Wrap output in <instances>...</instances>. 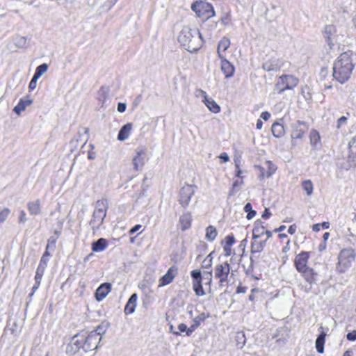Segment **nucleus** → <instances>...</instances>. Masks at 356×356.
<instances>
[{
    "instance_id": "obj_1",
    "label": "nucleus",
    "mask_w": 356,
    "mask_h": 356,
    "mask_svg": "<svg viewBox=\"0 0 356 356\" xmlns=\"http://www.w3.org/2000/svg\"><path fill=\"white\" fill-rule=\"evenodd\" d=\"M353 57V52L346 51L341 54L333 63L332 76L341 84L345 83L350 78L355 67Z\"/></svg>"
},
{
    "instance_id": "obj_2",
    "label": "nucleus",
    "mask_w": 356,
    "mask_h": 356,
    "mask_svg": "<svg viewBox=\"0 0 356 356\" xmlns=\"http://www.w3.org/2000/svg\"><path fill=\"white\" fill-rule=\"evenodd\" d=\"M178 41L189 52L198 51L203 44L199 30L188 26L182 28L178 36Z\"/></svg>"
},
{
    "instance_id": "obj_3",
    "label": "nucleus",
    "mask_w": 356,
    "mask_h": 356,
    "mask_svg": "<svg viewBox=\"0 0 356 356\" xmlns=\"http://www.w3.org/2000/svg\"><path fill=\"white\" fill-rule=\"evenodd\" d=\"M107 202L106 200H98L96 202V209L93 212L90 225L93 230L98 229L102 224L106 216Z\"/></svg>"
},
{
    "instance_id": "obj_4",
    "label": "nucleus",
    "mask_w": 356,
    "mask_h": 356,
    "mask_svg": "<svg viewBox=\"0 0 356 356\" xmlns=\"http://www.w3.org/2000/svg\"><path fill=\"white\" fill-rule=\"evenodd\" d=\"M191 8L199 17L202 19H208L215 15L213 6L202 0L193 2Z\"/></svg>"
},
{
    "instance_id": "obj_5",
    "label": "nucleus",
    "mask_w": 356,
    "mask_h": 356,
    "mask_svg": "<svg viewBox=\"0 0 356 356\" xmlns=\"http://www.w3.org/2000/svg\"><path fill=\"white\" fill-rule=\"evenodd\" d=\"M299 80L293 75H282L279 77L275 87L279 94L286 90H293L298 84Z\"/></svg>"
},
{
    "instance_id": "obj_6",
    "label": "nucleus",
    "mask_w": 356,
    "mask_h": 356,
    "mask_svg": "<svg viewBox=\"0 0 356 356\" xmlns=\"http://www.w3.org/2000/svg\"><path fill=\"white\" fill-rule=\"evenodd\" d=\"M102 339L101 332L92 331L88 334L86 332H84V342L82 345V348L85 352L95 350L97 348L98 344Z\"/></svg>"
},
{
    "instance_id": "obj_7",
    "label": "nucleus",
    "mask_w": 356,
    "mask_h": 356,
    "mask_svg": "<svg viewBox=\"0 0 356 356\" xmlns=\"http://www.w3.org/2000/svg\"><path fill=\"white\" fill-rule=\"evenodd\" d=\"M195 185L186 184L180 189L178 202L183 208L186 209L188 207L191 197L195 193Z\"/></svg>"
},
{
    "instance_id": "obj_8",
    "label": "nucleus",
    "mask_w": 356,
    "mask_h": 356,
    "mask_svg": "<svg viewBox=\"0 0 356 356\" xmlns=\"http://www.w3.org/2000/svg\"><path fill=\"white\" fill-rule=\"evenodd\" d=\"M230 266L227 261L218 264L215 268V277L219 279L220 285L222 286L228 281Z\"/></svg>"
},
{
    "instance_id": "obj_9",
    "label": "nucleus",
    "mask_w": 356,
    "mask_h": 356,
    "mask_svg": "<svg viewBox=\"0 0 356 356\" xmlns=\"http://www.w3.org/2000/svg\"><path fill=\"white\" fill-rule=\"evenodd\" d=\"M355 260V255L352 250H343L339 255V264L343 268H348Z\"/></svg>"
},
{
    "instance_id": "obj_10",
    "label": "nucleus",
    "mask_w": 356,
    "mask_h": 356,
    "mask_svg": "<svg viewBox=\"0 0 356 356\" xmlns=\"http://www.w3.org/2000/svg\"><path fill=\"white\" fill-rule=\"evenodd\" d=\"M146 161V151L144 148H138L133 159V165L136 170H141Z\"/></svg>"
},
{
    "instance_id": "obj_11",
    "label": "nucleus",
    "mask_w": 356,
    "mask_h": 356,
    "mask_svg": "<svg viewBox=\"0 0 356 356\" xmlns=\"http://www.w3.org/2000/svg\"><path fill=\"white\" fill-rule=\"evenodd\" d=\"M283 65L281 59L272 58L265 61L262 65V68L266 72H277L280 70Z\"/></svg>"
},
{
    "instance_id": "obj_12",
    "label": "nucleus",
    "mask_w": 356,
    "mask_h": 356,
    "mask_svg": "<svg viewBox=\"0 0 356 356\" xmlns=\"http://www.w3.org/2000/svg\"><path fill=\"white\" fill-rule=\"evenodd\" d=\"M309 259V252H302L298 254L295 259V266L298 272L305 270L307 268V261Z\"/></svg>"
},
{
    "instance_id": "obj_13",
    "label": "nucleus",
    "mask_w": 356,
    "mask_h": 356,
    "mask_svg": "<svg viewBox=\"0 0 356 356\" xmlns=\"http://www.w3.org/2000/svg\"><path fill=\"white\" fill-rule=\"evenodd\" d=\"M348 162L350 166L356 167V137L348 143Z\"/></svg>"
},
{
    "instance_id": "obj_14",
    "label": "nucleus",
    "mask_w": 356,
    "mask_h": 356,
    "mask_svg": "<svg viewBox=\"0 0 356 356\" xmlns=\"http://www.w3.org/2000/svg\"><path fill=\"white\" fill-rule=\"evenodd\" d=\"M111 290V284L108 282L102 284L95 291V298L98 302L103 300Z\"/></svg>"
},
{
    "instance_id": "obj_15",
    "label": "nucleus",
    "mask_w": 356,
    "mask_h": 356,
    "mask_svg": "<svg viewBox=\"0 0 356 356\" xmlns=\"http://www.w3.org/2000/svg\"><path fill=\"white\" fill-rule=\"evenodd\" d=\"M221 60V71L225 74V78H231L234 76L235 68L234 65L228 61L225 57L220 58Z\"/></svg>"
},
{
    "instance_id": "obj_16",
    "label": "nucleus",
    "mask_w": 356,
    "mask_h": 356,
    "mask_svg": "<svg viewBox=\"0 0 356 356\" xmlns=\"http://www.w3.org/2000/svg\"><path fill=\"white\" fill-rule=\"evenodd\" d=\"M177 273V268L175 266H171L167 273L160 279L159 286H165L171 283Z\"/></svg>"
},
{
    "instance_id": "obj_17",
    "label": "nucleus",
    "mask_w": 356,
    "mask_h": 356,
    "mask_svg": "<svg viewBox=\"0 0 356 356\" xmlns=\"http://www.w3.org/2000/svg\"><path fill=\"white\" fill-rule=\"evenodd\" d=\"M33 103V99L30 98L29 96H26L25 97L21 98L18 102V104L14 107L13 111L17 114L20 115L21 113L30 106Z\"/></svg>"
},
{
    "instance_id": "obj_18",
    "label": "nucleus",
    "mask_w": 356,
    "mask_h": 356,
    "mask_svg": "<svg viewBox=\"0 0 356 356\" xmlns=\"http://www.w3.org/2000/svg\"><path fill=\"white\" fill-rule=\"evenodd\" d=\"M200 92L202 94V97H204V104L207 106V107L209 108V110L214 113H219L220 111V108L216 104V102L211 98H209L207 97L206 92H204L203 90H200Z\"/></svg>"
},
{
    "instance_id": "obj_19",
    "label": "nucleus",
    "mask_w": 356,
    "mask_h": 356,
    "mask_svg": "<svg viewBox=\"0 0 356 356\" xmlns=\"http://www.w3.org/2000/svg\"><path fill=\"white\" fill-rule=\"evenodd\" d=\"M138 296L136 293H133L124 307V313L126 315H129L135 312L137 305Z\"/></svg>"
},
{
    "instance_id": "obj_20",
    "label": "nucleus",
    "mask_w": 356,
    "mask_h": 356,
    "mask_svg": "<svg viewBox=\"0 0 356 356\" xmlns=\"http://www.w3.org/2000/svg\"><path fill=\"white\" fill-rule=\"evenodd\" d=\"M133 124L132 123H127L122 126L119 131L118 134V140L120 141L126 140L131 134L132 131Z\"/></svg>"
},
{
    "instance_id": "obj_21",
    "label": "nucleus",
    "mask_w": 356,
    "mask_h": 356,
    "mask_svg": "<svg viewBox=\"0 0 356 356\" xmlns=\"http://www.w3.org/2000/svg\"><path fill=\"white\" fill-rule=\"evenodd\" d=\"M253 241L251 243L250 252L252 254L260 253L263 251L266 239L261 240L260 238H252Z\"/></svg>"
},
{
    "instance_id": "obj_22",
    "label": "nucleus",
    "mask_w": 356,
    "mask_h": 356,
    "mask_svg": "<svg viewBox=\"0 0 356 356\" xmlns=\"http://www.w3.org/2000/svg\"><path fill=\"white\" fill-rule=\"evenodd\" d=\"M192 221L191 213L188 211L184 213L179 218V223L182 231H185L191 227Z\"/></svg>"
},
{
    "instance_id": "obj_23",
    "label": "nucleus",
    "mask_w": 356,
    "mask_h": 356,
    "mask_svg": "<svg viewBox=\"0 0 356 356\" xmlns=\"http://www.w3.org/2000/svg\"><path fill=\"white\" fill-rule=\"evenodd\" d=\"M301 126H305V123L301 121H297L293 124V131L291 137L295 139H300L302 137L305 130L301 128Z\"/></svg>"
},
{
    "instance_id": "obj_24",
    "label": "nucleus",
    "mask_w": 356,
    "mask_h": 356,
    "mask_svg": "<svg viewBox=\"0 0 356 356\" xmlns=\"http://www.w3.org/2000/svg\"><path fill=\"white\" fill-rule=\"evenodd\" d=\"M108 248V241L104 238H100L92 243V250L93 252H102Z\"/></svg>"
},
{
    "instance_id": "obj_25",
    "label": "nucleus",
    "mask_w": 356,
    "mask_h": 356,
    "mask_svg": "<svg viewBox=\"0 0 356 356\" xmlns=\"http://www.w3.org/2000/svg\"><path fill=\"white\" fill-rule=\"evenodd\" d=\"M41 202L40 200L29 202L27 204V209L31 215H38L41 211Z\"/></svg>"
},
{
    "instance_id": "obj_26",
    "label": "nucleus",
    "mask_w": 356,
    "mask_h": 356,
    "mask_svg": "<svg viewBox=\"0 0 356 356\" xmlns=\"http://www.w3.org/2000/svg\"><path fill=\"white\" fill-rule=\"evenodd\" d=\"M229 46L230 40L227 38L224 37L220 40L217 50L219 58H222V57H225L222 55V52H225L229 47Z\"/></svg>"
},
{
    "instance_id": "obj_27",
    "label": "nucleus",
    "mask_w": 356,
    "mask_h": 356,
    "mask_svg": "<svg viewBox=\"0 0 356 356\" xmlns=\"http://www.w3.org/2000/svg\"><path fill=\"white\" fill-rule=\"evenodd\" d=\"M84 342V332L76 334L73 337L71 341V345L75 350H79L82 348V345Z\"/></svg>"
},
{
    "instance_id": "obj_28",
    "label": "nucleus",
    "mask_w": 356,
    "mask_h": 356,
    "mask_svg": "<svg viewBox=\"0 0 356 356\" xmlns=\"http://www.w3.org/2000/svg\"><path fill=\"white\" fill-rule=\"evenodd\" d=\"M307 282L312 284L316 281L317 274L312 268H307L305 270L300 271Z\"/></svg>"
},
{
    "instance_id": "obj_29",
    "label": "nucleus",
    "mask_w": 356,
    "mask_h": 356,
    "mask_svg": "<svg viewBox=\"0 0 356 356\" xmlns=\"http://www.w3.org/2000/svg\"><path fill=\"white\" fill-rule=\"evenodd\" d=\"M261 223V221L255 222L252 229V238H261L264 234L265 228L262 225L260 226Z\"/></svg>"
},
{
    "instance_id": "obj_30",
    "label": "nucleus",
    "mask_w": 356,
    "mask_h": 356,
    "mask_svg": "<svg viewBox=\"0 0 356 356\" xmlns=\"http://www.w3.org/2000/svg\"><path fill=\"white\" fill-rule=\"evenodd\" d=\"M271 129L272 133L275 138H280L284 134V126L280 123H273Z\"/></svg>"
},
{
    "instance_id": "obj_31",
    "label": "nucleus",
    "mask_w": 356,
    "mask_h": 356,
    "mask_svg": "<svg viewBox=\"0 0 356 356\" xmlns=\"http://www.w3.org/2000/svg\"><path fill=\"white\" fill-rule=\"evenodd\" d=\"M266 165L268 167V170L266 171V173H264L263 168H261V169L260 177L261 178H264V177H271L277 170V167L270 161H267Z\"/></svg>"
},
{
    "instance_id": "obj_32",
    "label": "nucleus",
    "mask_w": 356,
    "mask_h": 356,
    "mask_svg": "<svg viewBox=\"0 0 356 356\" xmlns=\"http://www.w3.org/2000/svg\"><path fill=\"white\" fill-rule=\"evenodd\" d=\"M326 334L322 332L316 340V348L318 353H323L324 351V343Z\"/></svg>"
},
{
    "instance_id": "obj_33",
    "label": "nucleus",
    "mask_w": 356,
    "mask_h": 356,
    "mask_svg": "<svg viewBox=\"0 0 356 356\" xmlns=\"http://www.w3.org/2000/svg\"><path fill=\"white\" fill-rule=\"evenodd\" d=\"M218 235L216 228L212 225H209L206 229L205 238L209 241H213Z\"/></svg>"
},
{
    "instance_id": "obj_34",
    "label": "nucleus",
    "mask_w": 356,
    "mask_h": 356,
    "mask_svg": "<svg viewBox=\"0 0 356 356\" xmlns=\"http://www.w3.org/2000/svg\"><path fill=\"white\" fill-rule=\"evenodd\" d=\"M48 67V65L46 63L40 65L36 67L33 76H35L37 79H39L40 76L43 75V74H44L47 71Z\"/></svg>"
},
{
    "instance_id": "obj_35",
    "label": "nucleus",
    "mask_w": 356,
    "mask_h": 356,
    "mask_svg": "<svg viewBox=\"0 0 356 356\" xmlns=\"http://www.w3.org/2000/svg\"><path fill=\"white\" fill-rule=\"evenodd\" d=\"M42 275H40V274L35 273V284H33V286L32 287L31 293L29 295V298H31L34 295V293L39 289L41 281H42Z\"/></svg>"
},
{
    "instance_id": "obj_36",
    "label": "nucleus",
    "mask_w": 356,
    "mask_h": 356,
    "mask_svg": "<svg viewBox=\"0 0 356 356\" xmlns=\"http://www.w3.org/2000/svg\"><path fill=\"white\" fill-rule=\"evenodd\" d=\"M302 187L304 189V191L307 193V195L310 196L314 190V186L312 182L310 180H305L302 183Z\"/></svg>"
},
{
    "instance_id": "obj_37",
    "label": "nucleus",
    "mask_w": 356,
    "mask_h": 356,
    "mask_svg": "<svg viewBox=\"0 0 356 356\" xmlns=\"http://www.w3.org/2000/svg\"><path fill=\"white\" fill-rule=\"evenodd\" d=\"M236 341V346L242 348L245 344V337L243 332H237L235 337Z\"/></svg>"
},
{
    "instance_id": "obj_38",
    "label": "nucleus",
    "mask_w": 356,
    "mask_h": 356,
    "mask_svg": "<svg viewBox=\"0 0 356 356\" xmlns=\"http://www.w3.org/2000/svg\"><path fill=\"white\" fill-rule=\"evenodd\" d=\"M13 42L17 48H23L26 44V38L23 36L17 35L13 38Z\"/></svg>"
},
{
    "instance_id": "obj_39",
    "label": "nucleus",
    "mask_w": 356,
    "mask_h": 356,
    "mask_svg": "<svg viewBox=\"0 0 356 356\" xmlns=\"http://www.w3.org/2000/svg\"><path fill=\"white\" fill-rule=\"evenodd\" d=\"M193 287L195 294L197 296H202L205 294L203 289L202 282H193Z\"/></svg>"
},
{
    "instance_id": "obj_40",
    "label": "nucleus",
    "mask_w": 356,
    "mask_h": 356,
    "mask_svg": "<svg viewBox=\"0 0 356 356\" xmlns=\"http://www.w3.org/2000/svg\"><path fill=\"white\" fill-rule=\"evenodd\" d=\"M309 136L312 145H316L319 143L320 134L316 130H312Z\"/></svg>"
},
{
    "instance_id": "obj_41",
    "label": "nucleus",
    "mask_w": 356,
    "mask_h": 356,
    "mask_svg": "<svg viewBox=\"0 0 356 356\" xmlns=\"http://www.w3.org/2000/svg\"><path fill=\"white\" fill-rule=\"evenodd\" d=\"M57 240L58 236H51L48 240L47 249L51 250V251L54 252L56 249V243Z\"/></svg>"
},
{
    "instance_id": "obj_42",
    "label": "nucleus",
    "mask_w": 356,
    "mask_h": 356,
    "mask_svg": "<svg viewBox=\"0 0 356 356\" xmlns=\"http://www.w3.org/2000/svg\"><path fill=\"white\" fill-rule=\"evenodd\" d=\"M208 317L209 314H206L205 313L202 312V314H199L197 316L193 318V323L197 327H199L201 322L204 321Z\"/></svg>"
},
{
    "instance_id": "obj_43",
    "label": "nucleus",
    "mask_w": 356,
    "mask_h": 356,
    "mask_svg": "<svg viewBox=\"0 0 356 356\" xmlns=\"http://www.w3.org/2000/svg\"><path fill=\"white\" fill-rule=\"evenodd\" d=\"M191 275L193 280V282H202V275L201 272L199 270H193L191 273Z\"/></svg>"
},
{
    "instance_id": "obj_44",
    "label": "nucleus",
    "mask_w": 356,
    "mask_h": 356,
    "mask_svg": "<svg viewBox=\"0 0 356 356\" xmlns=\"http://www.w3.org/2000/svg\"><path fill=\"white\" fill-rule=\"evenodd\" d=\"M334 32H335V29L332 25H327L324 28V31H323L324 35L326 38H327L328 39H330V35H332L333 34V33H334Z\"/></svg>"
},
{
    "instance_id": "obj_45",
    "label": "nucleus",
    "mask_w": 356,
    "mask_h": 356,
    "mask_svg": "<svg viewBox=\"0 0 356 356\" xmlns=\"http://www.w3.org/2000/svg\"><path fill=\"white\" fill-rule=\"evenodd\" d=\"M10 213V210L8 208L3 209L2 211H0V223L6 221L7 218Z\"/></svg>"
},
{
    "instance_id": "obj_46",
    "label": "nucleus",
    "mask_w": 356,
    "mask_h": 356,
    "mask_svg": "<svg viewBox=\"0 0 356 356\" xmlns=\"http://www.w3.org/2000/svg\"><path fill=\"white\" fill-rule=\"evenodd\" d=\"M330 74L329 70L327 67H322L320 72V79L321 80L325 79Z\"/></svg>"
},
{
    "instance_id": "obj_47",
    "label": "nucleus",
    "mask_w": 356,
    "mask_h": 356,
    "mask_svg": "<svg viewBox=\"0 0 356 356\" xmlns=\"http://www.w3.org/2000/svg\"><path fill=\"white\" fill-rule=\"evenodd\" d=\"M212 264V258L211 257V254H209L202 262L203 268H209L211 267Z\"/></svg>"
},
{
    "instance_id": "obj_48",
    "label": "nucleus",
    "mask_w": 356,
    "mask_h": 356,
    "mask_svg": "<svg viewBox=\"0 0 356 356\" xmlns=\"http://www.w3.org/2000/svg\"><path fill=\"white\" fill-rule=\"evenodd\" d=\"M225 241H226L225 245H229V246H232L235 242L234 237L232 234L227 236L225 238Z\"/></svg>"
},
{
    "instance_id": "obj_49",
    "label": "nucleus",
    "mask_w": 356,
    "mask_h": 356,
    "mask_svg": "<svg viewBox=\"0 0 356 356\" xmlns=\"http://www.w3.org/2000/svg\"><path fill=\"white\" fill-rule=\"evenodd\" d=\"M347 120H348V118H347V117H346V116H342V117H341L340 118H339V119H338V120H337V129H340V127H341L343 124H346V123Z\"/></svg>"
},
{
    "instance_id": "obj_50",
    "label": "nucleus",
    "mask_w": 356,
    "mask_h": 356,
    "mask_svg": "<svg viewBox=\"0 0 356 356\" xmlns=\"http://www.w3.org/2000/svg\"><path fill=\"white\" fill-rule=\"evenodd\" d=\"M38 80V79L35 78V76L32 77L29 85V88L30 90H34L36 88Z\"/></svg>"
},
{
    "instance_id": "obj_51",
    "label": "nucleus",
    "mask_w": 356,
    "mask_h": 356,
    "mask_svg": "<svg viewBox=\"0 0 356 356\" xmlns=\"http://www.w3.org/2000/svg\"><path fill=\"white\" fill-rule=\"evenodd\" d=\"M346 338L348 340L354 341L356 340V330H353L351 332H349L346 335Z\"/></svg>"
},
{
    "instance_id": "obj_52",
    "label": "nucleus",
    "mask_w": 356,
    "mask_h": 356,
    "mask_svg": "<svg viewBox=\"0 0 356 356\" xmlns=\"http://www.w3.org/2000/svg\"><path fill=\"white\" fill-rule=\"evenodd\" d=\"M26 215L24 211L22 210L19 212V222L24 223L26 221Z\"/></svg>"
},
{
    "instance_id": "obj_53",
    "label": "nucleus",
    "mask_w": 356,
    "mask_h": 356,
    "mask_svg": "<svg viewBox=\"0 0 356 356\" xmlns=\"http://www.w3.org/2000/svg\"><path fill=\"white\" fill-rule=\"evenodd\" d=\"M127 105L125 103H119L118 105V111L120 113H124L126 111Z\"/></svg>"
},
{
    "instance_id": "obj_54",
    "label": "nucleus",
    "mask_w": 356,
    "mask_h": 356,
    "mask_svg": "<svg viewBox=\"0 0 356 356\" xmlns=\"http://www.w3.org/2000/svg\"><path fill=\"white\" fill-rule=\"evenodd\" d=\"M197 327V326L193 323V325H191L188 328L187 327L186 335L190 336L196 330Z\"/></svg>"
},
{
    "instance_id": "obj_55",
    "label": "nucleus",
    "mask_w": 356,
    "mask_h": 356,
    "mask_svg": "<svg viewBox=\"0 0 356 356\" xmlns=\"http://www.w3.org/2000/svg\"><path fill=\"white\" fill-rule=\"evenodd\" d=\"M106 89L104 88H101V89L99 91V100L104 101L106 98L105 93H106Z\"/></svg>"
},
{
    "instance_id": "obj_56",
    "label": "nucleus",
    "mask_w": 356,
    "mask_h": 356,
    "mask_svg": "<svg viewBox=\"0 0 356 356\" xmlns=\"http://www.w3.org/2000/svg\"><path fill=\"white\" fill-rule=\"evenodd\" d=\"M223 250H224V252H225V255L226 257H229L232 254V249H231V246H229V245H225L223 247Z\"/></svg>"
},
{
    "instance_id": "obj_57",
    "label": "nucleus",
    "mask_w": 356,
    "mask_h": 356,
    "mask_svg": "<svg viewBox=\"0 0 356 356\" xmlns=\"http://www.w3.org/2000/svg\"><path fill=\"white\" fill-rule=\"evenodd\" d=\"M261 118L264 120L267 121L270 118V113L268 111H264L261 113Z\"/></svg>"
},
{
    "instance_id": "obj_58",
    "label": "nucleus",
    "mask_w": 356,
    "mask_h": 356,
    "mask_svg": "<svg viewBox=\"0 0 356 356\" xmlns=\"http://www.w3.org/2000/svg\"><path fill=\"white\" fill-rule=\"evenodd\" d=\"M45 268H46V267H44L42 266L38 265V268L36 269L35 273L40 274V275L43 276L44 270H45Z\"/></svg>"
},
{
    "instance_id": "obj_59",
    "label": "nucleus",
    "mask_w": 356,
    "mask_h": 356,
    "mask_svg": "<svg viewBox=\"0 0 356 356\" xmlns=\"http://www.w3.org/2000/svg\"><path fill=\"white\" fill-rule=\"evenodd\" d=\"M48 261L49 258L42 257L39 265L47 268Z\"/></svg>"
},
{
    "instance_id": "obj_60",
    "label": "nucleus",
    "mask_w": 356,
    "mask_h": 356,
    "mask_svg": "<svg viewBox=\"0 0 356 356\" xmlns=\"http://www.w3.org/2000/svg\"><path fill=\"white\" fill-rule=\"evenodd\" d=\"M178 330L180 332H187V326L186 324L184 323H180L179 325H178Z\"/></svg>"
},
{
    "instance_id": "obj_61",
    "label": "nucleus",
    "mask_w": 356,
    "mask_h": 356,
    "mask_svg": "<svg viewBox=\"0 0 356 356\" xmlns=\"http://www.w3.org/2000/svg\"><path fill=\"white\" fill-rule=\"evenodd\" d=\"M271 216V213L268 209L266 208L264 213L262 214V218L264 219H268Z\"/></svg>"
},
{
    "instance_id": "obj_62",
    "label": "nucleus",
    "mask_w": 356,
    "mask_h": 356,
    "mask_svg": "<svg viewBox=\"0 0 356 356\" xmlns=\"http://www.w3.org/2000/svg\"><path fill=\"white\" fill-rule=\"evenodd\" d=\"M219 158L222 159L224 162H227L229 161V156L226 152L220 154Z\"/></svg>"
},
{
    "instance_id": "obj_63",
    "label": "nucleus",
    "mask_w": 356,
    "mask_h": 356,
    "mask_svg": "<svg viewBox=\"0 0 356 356\" xmlns=\"http://www.w3.org/2000/svg\"><path fill=\"white\" fill-rule=\"evenodd\" d=\"M140 228H141L140 225H136L134 227H132L130 229L129 232H130V234H133L135 232H138Z\"/></svg>"
},
{
    "instance_id": "obj_64",
    "label": "nucleus",
    "mask_w": 356,
    "mask_h": 356,
    "mask_svg": "<svg viewBox=\"0 0 356 356\" xmlns=\"http://www.w3.org/2000/svg\"><path fill=\"white\" fill-rule=\"evenodd\" d=\"M255 215H256V211L252 209L250 211L248 212L246 217L248 220H250L252 218H254L255 216Z\"/></svg>"
}]
</instances>
